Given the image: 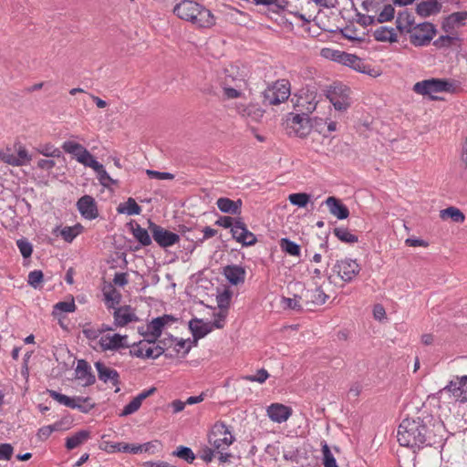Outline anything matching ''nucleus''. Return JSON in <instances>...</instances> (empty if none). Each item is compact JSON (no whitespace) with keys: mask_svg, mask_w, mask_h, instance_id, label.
Segmentation results:
<instances>
[{"mask_svg":"<svg viewBox=\"0 0 467 467\" xmlns=\"http://www.w3.org/2000/svg\"><path fill=\"white\" fill-rule=\"evenodd\" d=\"M289 202L298 207H306L310 200V195L306 192L292 193L288 196Z\"/></svg>","mask_w":467,"mask_h":467,"instance_id":"46","label":"nucleus"},{"mask_svg":"<svg viewBox=\"0 0 467 467\" xmlns=\"http://www.w3.org/2000/svg\"><path fill=\"white\" fill-rule=\"evenodd\" d=\"M414 26V16L410 13L402 11L398 14L396 27L400 32L410 34Z\"/></svg>","mask_w":467,"mask_h":467,"instance_id":"26","label":"nucleus"},{"mask_svg":"<svg viewBox=\"0 0 467 467\" xmlns=\"http://www.w3.org/2000/svg\"><path fill=\"white\" fill-rule=\"evenodd\" d=\"M99 380L104 383L111 382L112 385L118 386L119 384V375L116 369L107 367L104 363L98 361L95 363Z\"/></svg>","mask_w":467,"mask_h":467,"instance_id":"20","label":"nucleus"},{"mask_svg":"<svg viewBox=\"0 0 467 467\" xmlns=\"http://www.w3.org/2000/svg\"><path fill=\"white\" fill-rule=\"evenodd\" d=\"M324 203L327 206L329 213L339 220L347 219L349 215L348 208L341 201L334 196L326 199Z\"/></svg>","mask_w":467,"mask_h":467,"instance_id":"21","label":"nucleus"},{"mask_svg":"<svg viewBox=\"0 0 467 467\" xmlns=\"http://www.w3.org/2000/svg\"><path fill=\"white\" fill-rule=\"evenodd\" d=\"M175 321L176 318L171 315H163L153 318L149 324H147L145 328L150 331L151 336L161 337L164 327Z\"/></svg>","mask_w":467,"mask_h":467,"instance_id":"23","label":"nucleus"},{"mask_svg":"<svg viewBox=\"0 0 467 467\" xmlns=\"http://www.w3.org/2000/svg\"><path fill=\"white\" fill-rule=\"evenodd\" d=\"M334 234L341 241L347 244L358 242V236L351 234L347 228L338 227L334 229Z\"/></svg>","mask_w":467,"mask_h":467,"instance_id":"44","label":"nucleus"},{"mask_svg":"<svg viewBox=\"0 0 467 467\" xmlns=\"http://www.w3.org/2000/svg\"><path fill=\"white\" fill-rule=\"evenodd\" d=\"M173 13L181 19L189 21L199 27H211L214 25L212 12L192 0H182L173 8Z\"/></svg>","mask_w":467,"mask_h":467,"instance_id":"2","label":"nucleus"},{"mask_svg":"<svg viewBox=\"0 0 467 467\" xmlns=\"http://www.w3.org/2000/svg\"><path fill=\"white\" fill-rule=\"evenodd\" d=\"M44 275L40 270L31 271L28 275L27 282L34 288H37L43 282Z\"/></svg>","mask_w":467,"mask_h":467,"instance_id":"56","label":"nucleus"},{"mask_svg":"<svg viewBox=\"0 0 467 467\" xmlns=\"http://www.w3.org/2000/svg\"><path fill=\"white\" fill-rule=\"evenodd\" d=\"M16 244L23 257L27 258L31 256L33 248L32 244L28 241L26 239H19L16 241Z\"/></svg>","mask_w":467,"mask_h":467,"instance_id":"57","label":"nucleus"},{"mask_svg":"<svg viewBox=\"0 0 467 467\" xmlns=\"http://www.w3.org/2000/svg\"><path fill=\"white\" fill-rule=\"evenodd\" d=\"M144 358H157L163 354V348L161 347H156V344H147V342H141Z\"/></svg>","mask_w":467,"mask_h":467,"instance_id":"43","label":"nucleus"},{"mask_svg":"<svg viewBox=\"0 0 467 467\" xmlns=\"http://www.w3.org/2000/svg\"><path fill=\"white\" fill-rule=\"evenodd\" d=\"M62 425H63L62 421H57L54 424L47 425V426H44V427L40 428L37 431V433H36L37 439L39 441H46V440H47L49 438V436L54 431H61L63 429Z\"/></svg>","mask_w":467,"mask_h":467,"instance_id":"38","label":"nucleus"},{"mask_svg":"<svg viewBox=\"0 0 467 467\" xmlns=\"http://www.w3.org/2000/svg\"><path fill=\"white\" fill-rule=\"evenodd\" d=\"M342 36L349 40L362 42L365 39V32L359 30L355 24L350 23L340 30Z\"/></svg>","mask_w":467,"mask_h":467,"instance_id":"32","label":"nucleus"},{"mask_svg":"<svg viewBox=\"0 0 467 467\" xmlns=\"http://www.w3.org/2000/svg\"><path fill=\"white\" fill-rule=\"evenodd\" d=\"M97 173V178L99 181L100 184L108 187L110 184H115L117 181L113 180L106 171L104 166L102 164L94 171Z\"/></svg>","mask_w":467,"mask_h":467,"instance_id":"47","label":"nucleus"},{"mask_svg":"<svg viewBox=\"0 0 467 467\" xmlns=\"http://www.w3.org/2000/svg\"><path fill=\"white\" fill-rule=\"evenodd\" d=\"M269 378L268 372L265 368H261L255 375H247L243 379L252 382L264 383Z\"/></svg>","mask_w":467,"mask_h":467,"instance_id":"55","label":"nucleus"},{"mask_svg":"<svg viewBox=\"0 0 467 467\" xmlns=\"http://www.w3.org/2000/svg\"><path fill=\"white\" fill-rule=\"evenodd\" d=\"M55 308L57 309V310H60L62 312H66V313H71V312H74L75 309H76V305H75V302L74 300H71V301H63V302H58L56 306H55Z\"/></svg>","mask_w":467,"mask_h":467,"instance_id":"60","label":"nucleus"},{"mask_svg":"<svg viewBox=\"0 0 467 467\" xmlns=\"http://www.w3.org/2000/svg\"><path fill=\"white\" fill-rule=\"evenodd\" d=\"M290 83L286 79H280L268 86L263 92V103L275 106L285 102L290 96Z\"/></svg>","mask_w":467,"mask_h":467,"instance_id":"4","label":"nucleus"},{"mask_svg":"<svg viewBox=\"0 0 467 467\" xmlns=\"http://www.w3.org/2000/svg\"><path fill=\"white\" fill-rule=\"evenodd\" d=\"M395 9L391 5H386L383 10L379 14L376 18L378 23H384L391 21L394 18Z\"/></svg>","mask_w":467,"mask_h":467,"instance_id":"53","label":"nucleus"},{"mask_svg":"<svg viewBox=\"0 0 467 467\" xmlns=\"http://www.w3.org/2000/svg\"><path fill=\"white\" fill-rule=\"evenodd\" d=\"M289 133H294L299 138H306L312 130V124L306 114H295L287 120Z\"/></svg>","mask_w":467,"mask_h":467,"instance_id":"12","label":"nucleus"},{"mask_svg":"<svg viewBox=\"0 0 467 467\" xmlns=\"http://www.w3.org/2000/svg\"><path fill=\"white\" fill-rule=\"evenodd\" d=\"M302 298L300 296L295 295L293 298L290 297H283L282 304L285 308L300 311L302 309L301 305Z\"/></svg>","mask_w":467,"mask_h":467,"instance_id":"50","label":"nucleus"},{"mask_svg":"<svg viewBox=\"0 0 467 467\" xmlns=\"http://www.w3.org/2000/svg\"><path fill=\"white\" fill-rule=\"evenodd\" d=\"M435 26L429 22L415 25L410 33V42L415 47H425L435 36Z\"/></svg>","mask_w":467,"mask_h":467,"instance_id":"8","label":"nucleus"},{"mask_svg":"<svg viewBox=\"0 0 467 467\" xmlns=\"http://www.w3.org/2000/svg\"><path fill=\"white\" fill-rule=\"evenodd\" d=\"M322 453L324 467H337L336 459L326 442L322 445Z\"/></svg>","mask_w":467,"mask_h":467,"instance_id":"52","label":"nucleus"},{"mask_svg":"<svg viewBox=\"0 0 467 467\" xmlns=\"http://www.w3.org/2000/svg\"><path fill=\"white\" fill-rule=\"evenodd\" d=\"M146 173L149 175V177L157 180H172L174 178V175L170 172H161L152 170H147Z\"/></svg>","mask_w":467,"mask_h":467,"instance_id":"62","label":"nucleus"},{"mask_svg":"<svg viewBox=\"0 0 467 467\" xmlns=\"http://www.w3.org/2000/svg\"><path fill=\"white\" fill-rule=\"evenodd\" d=\"M78 162L86 167H89L94 171L97 170L101 163H99L94 156L87 150L84 154L78 158Z\"/></svg>","mask_w":467,"mask_h":467,"instance_id":"49","label":"nucleus"},{"mask_svg":"<svg viewBox=\"0 0 467 467\" xmlns=\"http://www.w3.org/2000/svg\"><path fill=\"white\" fill-rule=\"evenodd\" d=\"M307 99L308 97H306V99L301 98L300 106L305 108L307 113H312L316 109L317 102L315 101V97H313L311 100H307Z\"/></svg>","mask_w":467,"mask_h":467,"instance_id":"64","label":"nucleus"},{"mask_svg":"<svg viewBox=\"0 0 467 467\" xmlns=\"http://www.w3.org/2000/svg\"><path fill=\"white\" fill-rule=\"evenodd\" d=\"M106 302H110L109 307H114V305L119 303L120 295L115 288L110 287L109 291L104 292Z\"/></svg>","mask_w":467,"mask_h":467,"instance_id":"58","label":"nucleus"},{"mask_svg":"<svg viewBox=\"0 0 467 467\" xmlns=\"http://www.w3.org/2000/svg\"><path fill=\"white\" fill-rule=\"evenodd\" d=\"M132 234L143 246H148L151 244V238L148 231L138 223L132 227Z\"/></svg>","mask_w":467,"mask_h":467,"instance_id":"40","label":"nucleus"},{"mask_svg":"<svg viewBox=\"0 0 467 467\" xmlns=\"http://www.w3.org/2000/svg\"><path fill=\"white\" fill-rule=\"evenodd\" d=\"M78 162L86 167H89L94 171L97 170L101 163H99L94 156L87 150L84 154L78 158Z\"/></svg>","mask_w":467,"mask_h":467,"instance_id":"48","label":"nucleus"},{"mask_svg":"<svg viewBox=\"0 0 467 467\" xmlns=\"http://www.w3.org/2000/svg\"><path fill=\"white\" fill-rule=\"evenodd\" d=\"M428 437L429 429L423 418H406L399 425L397 439L401 446L420 449L430 443Z\"/></svg>","mask_w":467,"mask_h":467,"instance_id":"1","label":"nucleus"},{"mask_svg":"<svg viewBox=\"0 0 467 467\" xmlns=\"http://www.w3.org/2000/svg\"><path fill=\"white\" fill-rule=\"evenodd\" d=\"M232 235L244 246L254 245L257 242L256 236L247 229L245 223L240 219L234 222V225L232 227Z\"/></svg>","mask_w":467,"mask_h":467,"instance_id":"13","label":"nucleus"},{"mask_svg":"<svg viewBox=\"0 0 467 467\" xmlns=\"http://www.w3.org/2000/svg\"><path fill=\"white\" fill-rule=\"evenodd\" d=\"M280 247L283 252L293 255V256H299L300 255V246L296 244L295 242L289 240L288 238H282L280 240Z\"/></svg>","mask_w":467,"mask_h":467,"instance_id":"41","label":"nucleus"},{"mask_svg":"<svg viewBox=\"0 0 467 467\" xmlns=\"http://www.w3.org/2000/svg\"><path fill=\"white\" fill-rule=\"evenodd\" d=\"M172 456L179 457L189 463H192L195 459V455L192 449L184 446H180L176 451H172Z\"/></svg>","mask_w":467,"mask_h":467,"instance_id":"45","label":"nucleus"},{"mask_svg":"<svg viewBox=\"0 0 467 467\" xmlns=\"http://www.w3.org/2000/svg\"><path fill=\"white\" fill-rule=\"evenodd\" d=\"M209 443L219 454V460L226 462L230 454L224 452L234 441V437L223 422H216L208 436Z\"/></svg>","mask_w":467,"mask_h":467,"instance_id":"3","label":"nucleus"},{"mask_svg":"<svg viewBox=\"0 0 467 467\" xmlns=\"http://www.w3.org/2000/svg\"><path fill=\"white\" fill-rule=\"evenodd\" d=\"M413 90L417 94H420L423 96H430L431 99H436V97H433V93L438 92H452L454 90L453 84L447 80L441 78H430L422 81H419L414 84Z\"/></svg>","mask_w":467,"mask_h":467,"instance_id":"5","label":"nucleus"},{"mask_svg":"<svg viewBox=\"0 0 467 467\" xmlns=\"http://www.w3.org/2000/svg\"><path fill=\"white\" fill-rule=\"evenodd\" d=\"M62 149L65 152L74 155L78 161V158L87 150V149L80 143L71 140L65 141L62 144Z\"/></svg>","mask_w":467,"mask_h":467,"instance_id":"37","label":"nucleus"},{"mask_svg":"<svg viewBox=\"0 0 467 467\" xmlns=\"http://www.w3.org/2000/svg\"><path fill=\"white\" fill-rule=\"evenodd\" d=\"M77 207L80 214L88 220L98 217V208L94 198L90 195H84L78 199Z\"/></svg>","mask_w":467,"mask_h":467,"instance_id":"15","label":"nucleus"},{"mask_svg":"<svg viewBox=\"0 0 467 467\" xmlns=\"http://www.w3.org/2000/svg\"><path fill=\"white\" fill-rule=\"evenodd\" d=\"M127 337V336H121L119 334H114L112 336L106 335L99 338V343L102 350H118L121 348L130 347V345L125 342Z\"/></svg>","mask_w":467,"mask_h":467,"instance_id":"16","label":"nucleus"},{"mask_svg":"<svg viewBox=\"0 0 467 467\" xmlns=\"http://www.w3.org/2000/svg\"><path fill=\"white\" fill-rule=\"evenodd\" d=\"M236 110L242 117L250 118L254 120H258L263 117V111L253 104H239L236 106Z\"/></svg>","mask_w":467,"mask_h":467,"instance_id":"31","label":"nucleus"},{"mask_svg":"<svg viewBox=\"0 0 467 467\" xmlns=\"http://www.w3.org/2000/svg\"><path fill=\"white\" fill-rule=\"evenodd\" d=\"M223 274L231 285H237L244 282L246 273L243 266L231 265L223 267Z\"/></svg>","mask_w":467,"mask_h":467,"instance_id":"19","label":"nucleus"},{"mask_svg":"<svg viewBox=\"0 0 467 467\" xmlns=\"http://www.w3.org/2000/svg\"><path fill=\"white\" fill-rule=\"evenodd\" d=\"M436 397L448 403H464L467 402V390L456 379H453L436 393Z\"/></svg>","mask_w":467,"mask_h":467,"instance_id":"6","label":"nucleus"},{"mask_svg":"<svg viewBox=\"0 0 467 467\" xmlns=\"http://www.w3.org/2000/svg\"><path fill=\"white\" fill-rule=\"evenodd\" d=\"M441 10V3L438 0H426L419 3L416 6V13L421 17H428L437 15Z\"/></svg>","mask_w":467,"mask_h":467,"instance_id":"24","label":"nucleus"},{"mask_svg":"<svg viewBox=\"0 0 467 467\" xmlns=\"http://www.w3.org/2000/svg\"><path fill=\"white\" fill-rule=\"evenodd\" d=\"M440 217L442 220L451 219L454 223H463L465 219L463 213L453 206L441 210L440 212Z\"/></svg>","mask_w":467,"mask_h":467,"instance_id":"33","label":"nucleus"},{"mask_svg":"<svg viewBox=\"0 0 467 467\" xmlns=\"http://www.w3.org/2000/svg\"><path fill=\"white\" fill-rule=\"evenodd\" d=\"M83 226L80 223H77L74 226H66L60 231V234L63 239L71 243L78 234H81Z\"/></svg>","mask_w":467,"mask_h":467,"instance_id":"39","label":"nucleus"},{"mask_svg":"<svg viewBox=\"0 0 467 467\" xmlns=\"http://www.w3.org/2000/svg\"><path fill=\"white\" fill-rule=\"evenodd\" d=\"M0 159L8 165L19 167L28 164L32 157L24 146H19L16 154L12 152L10 148L2 150L0 151Z\"/></svg>","mask_w":467,"mask_h":467,"instance_id":"11","label":"nucleus"},{"mask_svg":"<svg viewBox=\"0 0 467 467\" xmlns=\"http://www.w3.org/2000/svg\"><path fill=\"white\" fill-rule=\"evenodd\" d=\"M326 96L337 110H347L350 106L349 88L336 83L326 90Z\"/></svg>","mask_w":467,"mask_h":467,"instance_id":"7","label":"nucleus"},{"mask_svg":"<svg viewBox=\"0 0 467 467\" xmlns=\"http://www.w3.org/2000/svg\"><path fill=\"white\" fill-rule=\"evenodd\" d=\"M327 297L328 296L320 287L307 289L305 292H303L300 296V298H302V301L303 303H305L306 306H308L310 304L316 306L323 305L327 301Z\"/></svg>","mask_w":467,"mask_h":467,"instance_id":"22","label":"nucleus"},{"mask_svg":"<svg viewBox=\"0 0 467 467\" xmlns=\"http://www.w3.org/2000/svg\"><path fill=\"white\" fill-rule=\"evenodd\" d=\"M88 438L89 432L88 431H80L73 436L67 438L66 447L67 450H73L87 441Z\"/></svg>","mask_w":467,"mask_h":467,"instance_id":"34","label":"nucleus"},{"mask_svg":"<svg viewBox=\"0 0 467 467\" xmlns=\"http://www.w3.org/2000/svg\"><path fill=\"white\" fill-rule=\"evenodd\" d=\"M189 327L195 338H202L213 330L211 323H203L199 319L191 320Z\"/></svg>","mask_w":467,"mask_h":467,"instance_id":"30","label":"nucleus"},{"mask_svg":"<svg viewBox=\"0 0 467 467\" xmlns=\"http://www.w3.org/2000/svg\"><path fill=\"white\" fill-rule=\"evenodd\" d=\"M117 211L119 213H126L128 215H138L141 213V208L133 198L130 197L126 202L120 203L118 206Z\"/></svg>","mask_w":467,"mask_h":467,"instance_id":"35","label":"nucleus"},{"mask_svg":"<svg viewBox=\"0 0 467 467\" xmlns=\"http://www.w3.org/2000/svg\"><path fill=\"white\" fill-rule=\"evenodd\" d=\"M293 410L281 403H272L266 409L269 419L276 423L285 422L292 415Z\"/></svg>","mask_w":467,"mask_h":467,"instance_id":"14","label":"nucleus"},{"mask_svg":"<svg viewBox=\"0 0 467 467\" xmlns=\"http://www.w3.org/2000/svg\"><path fill=\"white\" fill-rule=\"evenodd\" d=\"M139 333L144 337V339L141 342H147V344H156L160 337L151 336L150 331L142 327H139Z\"/></svg>","mask_w":467,"mask_h":467,"instance_id":"63","label":"nucleus"},{"mask_svg":"<svg viewBox=\"0 0 467 467\" xmlns=\"http://www.w3.org/2000/svg\"><path fill=\"white\" fill-rule=\"evenodd\" d=\"M433 45L437 48H451L456 50L460 46V39L456 36H441L433 42Z\"/></svg>","mask_w":467,"mask_h":467,"instance_id":"36","label":"nucleus"},{"mask_svg":"<svg viewBox=\"0 0 467 467\" xmlns=\"http://www.w3.org/2000/svg\"><path fill=\"white\" fill-rule=\"evenodd\" d=\"M36 151L46 157L59 158L62 155L61 150L51 143L38 145Z\"/></svg>","mask_w":467,"mask_h":467,"instance_id":"42","label":"nucleus"},{"mask_svg":"<svg viewBox=\"0 0 467 467\" xmlns=\"http://www.w3.org/2000/svg\"><path fill=\"white\" fill-rule=\"evenodd\" d=\"M14 452V449L9 443H2L0 445V460H10Z\"/></svg>","mask_w":467,"mask_h":467,"instance_id":"61","label":"nucleus"},{"mask_svg":"<svg viewBox=\"0 0 467 467\" xmlns=\"http://www.w3.org/2000/svg\"><path fill=\"white\" fill-rule=\"evenodd\" d=\"M467 19V12L462 11V12H455L451 14L448 18L447 22L449 25L452 26H463L465 20Z\"/></svg>","mask_w":467,"mask_h":467,"instance_id":"51","label":"nucleus"},{"mask_svg":"<svg viewBox=\"0 0 467 467\" xmlns=\"http://www.w3.org/2000/svg\"><path fill=\"white\" fill-rule=\"evenodd\" d=\"M241 88V81H239V84L235 85V88H231L224 86L223 87V96L226 99H236L241 96V91L239 88Z\"/></svg>","mask_w":467,"mask_h":467,"instance_id":"59","label":"nucleus"},{"mask_svg":"<svg viewBox=\"0 0 467 467\" xmlns=\"http://www.w3.org/2000/svg\"><path fill=\"white\" fill-rule=\"evenodd\" d=\"M76 379L80 380L81 385L84 387L90 386L95 383L96 378L92 373L91 367L84 360L79 359L75 369Z\"/></svg>","mask_w":467,"mask_h":467,"instance_id":"17","label":"nucleus"},{"mask_svg":"<svg viewBox=\"0 0 467 467\" xmlns=\"http://www.w3.org/2000/svg\"><path fill=\"white\" fill-rule=\"evenodd\" d=\"M149 229L152 234L153 240L162 248H166L177 244L180 241V235L172 233L152 222H149Z\"/></svg>","mask_w":467,"mask_h":467,"instance_id":"10","label":"nucleus"},{"mask_svg":"<svg viewBox=\"0 0 467 467\" xmlns=\"http://www.w3.org/2000/svg\"><path fill=\"white\" fill-rule=\"evenodd\" d=\"M360 269L357 261L350 258L337 260L332 267L333 273L346 283H350L358 275Z\"/></svg>","mask_w":467,"mask_h":467,"instance_id":"9","label":"nucleus"},{"mask_svg":"<svg viewBox=\"0 0 467 467\" xmlns=\"http://www.w3.org/2000/svg\"><path fill=\"white\" fill-rule=\"evenodd\" d=\"M219 210L225 213L239 214L241 213L242 201H233L226 197L219 198L216 202Z\"/></svg>","mask_w":467,"mask_h":467,"instance_id":"25","label":"nucleus"},{"mask_svg":"<svg viewBox=\"0 0 467 467\" xmlns=\"http://www.w3.org/2000/svg\"><path fill=\"white\" fill-rule=\"evenodd\" d=\"M141 406V402L137 400V398H133V400L129 402L120 412L119 416L125 417L136 412Z\"/></svg>","mask_w":467,"mask_h":467,"instance_id":"54","label":"nucleus"},{"mask_svg":"<svg viewBox=\"0 0 467 467\" xmlns=\"http://www.w3.org/2000/svg\"><path fill=\"white\" fill-rule=\"evenodd\" d=\"M110 447L118 451L138 454L142 451H148L150 447V443L148 442V443L137 445V444L119 442V443L111 444Z\"/></svg>","mask_w":467,"mask_h":467,"instance_id":"29","label":"nucleus"},{"mask_svg":"<svg viewBox=\"0 0 467 467\" xmlns=\"http://www.w3.org/2000/svg\"><path fill=\"white\" fill-rule=\"evenodd\" d=\"M113 317L116 327H124L130 322L138 320L136 314L130 306L116 308L113 313Z\"/></svg>","mask_w":467,"mask_h":467,"instance_id":"18","label":"nucleus"},{"mask_svg":"<svg viewBox=\"0 0 467 467\" xmlns=\"http://www.w3.org/2000/svg\"><path fill=\"white\" fill-rule=\"evenodd\" d=\"M377 41L394 43L398 41L396 29L389 26H379L373 32Z\"/></svg>","mask_w":467,"mask_h":467,"instance_id":"28","label":"nucleus"},{"mask_svg":"<svg viewBox=\"0 0 467 467\" xmlns=\"http://www.w3.org/2000/svg\"><path fill=\"white\" fill-rule=\"evenodd\" d=\"M48 393H49V396L57 400L58 403L66 406V407H68V408H71L73 409V407L75 406V402L76 401H79V402H88V401H91V399L88 398V397H74V398H70L67 395H64V394H61L56 390H48Z\"/></svg>","mask_w":467,"mask_h":467,"instance_id":"27","label":"nucleus"}]
</instances>
